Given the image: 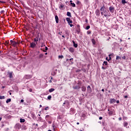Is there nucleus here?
<instances>
[{
  "mask_svg": "<svg viewBox=\"0 0 131 131\" xmlns=\"http://www.w3.org/2000/svg\"><path fill=\"white\" fill-rule=\"evenodd\" d=\"M103 15L104 17H108V16H110V14L109 13V12L107 10H105L103 12Z\"/></svg>",
  "mask_w": 131,
  "mask_h": 131,
  "instance_id": "obj_1",
  "label": "nucleus"
},
{
  "mask_svg": "<svg viewBox=\"0 0 131 131\" xmlns=\"http://www.w3.org/2000/svg\"><path fill=\"white\" fill-rule=\"evenodd\" d=\"M10 42L13 47H16V45H17V42L11 40Z\"/></svg>",
  "mask_w": 131,
  "mask_h": 131,
  "instance_id": "obj_2",
  "label": "nucleus"
},
{
  "mask_svg": "<svg viewBox=\"0 0 131 131\" xmlns=\"http://www.w3.org/2000/svg\"><path fill=\"white\" fill-rule=\"evenodd\" d=\"M87 91L88 93H92V88H91V86H88L87 87Z\"/></svg>",
  "mask_w": 131,
  "mask_h": 131,
  "instance_id": "obj_3",
  "label": "nucleus"
},
{
  "mask_svg": "<svg viewBox=\"0 0 131 131\" xmlns=\"http://www.w3.org/2000/svg\"><path fill=\"white\" fill-rule=\"evenodd\" d=\"M67 21H68V23H69V24H70V23H72V20H71L70 18L67 17Z\"/></svg>",
  "mask_w": 131,
  "mask_h": 131,
  "instance_id": "obj_4",
  "label": "nucleus"
},
{
  "mask_svg": "<svg viewBox=\"0 0 131 131\" xmlns=\"http://www.w3.org/2000/svg\"><path fill=\"white\" fill-rule=\"evenodd\" d=\"M108 115L111 116V115H113L114 114V112L113 111H110V110H108Z\"/></svg>",
  "mask_w": 131,
  "mask_h": 131,
  "instance_id": "obj_5",
  "label": "nucleus"
},
{
  "mask_svg": "<svg viewBox=\"0 0 131 131\" xmlns=\"http://www.w3.org/2000/svg\"><path fill=\"white\" fill-rule=\"evenodd\" d=\"M36 46V44H35V43H34V42L31 43V48H35Z\"/></svg>",
  "mask_w": 131,
  "mask_h": 131,
  "instance_id": "obj_6",
  "label": "nucleus"
},
{
  "mask_svg": "<svg viewBox=\"0 0 131 131\" xmlns=\"http://www.w3.org/2000/svg\"><path fill=\"white\" fill-rule=\"evenodd\" d=\"M109 9H110V12H111V13H113L114 12V8H113L112 7H110Z\"/></svg>",
  "mask_w": 131,
  "mask_h": 131,
  "instance_id": "obj_7",
  "label": "nucleus"
},
{
  "mask_svg": "<svg viewBox=\"0 0 131 131\" xmlns=\"http://www.w3.org/2000/svg\"><path fill=\"white\" fill-rule=\"evenodd\" d=\"M8 75H9L10 78H13V72L9 73Z\"/></svg>",
  "mask_w": 131,
  "mask_h": 131,
  "instance_id": "obj_8",
  "label": "nucleus"
},
{
  "mask_svg": "<svg viewBox=\"0 0 131 131\" xmlns=\"http://www.w3.org/2000/svg\"><path fill=\"white\" fill-rule=\"evenodd\" d=\"M101 12H104L105 11V6L103 5L100 9Z\"/></svg>",
  "mask_w": 131,
  "mask_h": 131,
  "instance_id": "obj_9",
  "label": "nucleus"
},
{
  "mask_svg": "<svg viewBox=\"0 0 131 131\" xmlns=\"http://www.w3.org/2000/svg\"><path fill=\"white\" fill-rule=\"evenodd\" d=\"M115 102H116V100L115 99H110V102L111 103H115Z\"/></svg>",
  "mask_w": 131,
  "mask_h": 131,
  "instance_id": "obj_10",
  "label": "nucleus"
},
{
  "mask_svg": "<svg viewBox=\"0 0 131 131\" xmlns=\"http://www.w3.org/2000/svg\"><path fill=\"white\" fill-rule=\"evenodd\" d=\"M55 20L56 23H59V17H58V16H55Z\"/></svg>",
  "mask_w": 131,
  "mask_h": 131,
  "instance_id": "obj_11",
  "label": "nucleus"
},
{
  "mask_svg": "<svg viewBox=\"0 0 131 131\" xmlns=\"http://www.w3.org/2000/svg\"><path fill=\"white\" fill-rule=\"evenodd\" d=\"M81 90L82 92H85V91L86 90V88H85V86H82Z\"/></svg>",
  "mask_w": 131,
  "mask_h": 131,
  "instance_id": "obj_12",
  "label": "nucleus"
},
{
  "mask_svg": "<svg viewBox=\"0 0 131 131\" xmlns=\"http://www.w3.org/2000/svg\"><path fill=\"white\" fill-rule=\"evenodd\" d=\"M16 127H17V128H21V125H20V124H17L16 125Z\"/></svg>",
  "mask_w": 131,
  "mask_h": 131,
  "instance_id": "obj_13",
  "label": "nucleus"
},
{
  "mask_svg": "<svg viewBox=\"0 0 131 131\" xmlns=\"http://www.w3.org/2000/svg\"><path fill=\"white\" fill-rule=\"evenodd\" d=\"M96 14L97 16H99V15H100V11L99 10H97L96 11Z\"/></svg>",
  "mask_w": 131,
  "mask_h": 131,
  "instance_id": "obj_14",
  "label": "nucleus"
},
{
  "mask_svg": "<svg viewBox=\"0 0 131 131\" xmlns=\"http://www.w3.org/2000/svg\"><path fill=\"white\" fill-rule=\"evenodd\" d=\"M54 91H55V89L52 88V89H50V90H49V93H52V92H54Z\"/></svg>",
  "mask_w": 131,
  "mask_h": 131,
  "instance_id": "obj_15",
  "label": "nucleus"
},
{
  "mask_svg": "<svg viewBox=\"0 0 131 131\" xmlns=\"http://www.w3.org/2000/svg\"><path fill=\"white\" fill-rule=\"evenodd\" d=\"M73 43L74 45V47H75V48H77V43H75V42H74V41H73Z\"/></svg>",
  "mask_w": 131,
  "mask_h": 131,
  "instance_id": "obj_16",
  "label": "nucleus"
},
{
  "mask_svg": "<svg viewBox=\"0 0 131 131\" xmlns=\"http://www.w3.org/2000/svg\"><path fill=\"white\" fill-rule=\"evenodd\" d=\"M69 51L70 52H71V53H73V52H74V49H73L72 48H70Z\"/></svg>",
  "mask_w": 131,
  "mask_h": 131,
  "instance_id": "obj_17",
  "label": "nucleus"
},
{
  "mask_svg": "<svg viewBox=\"0 0 131 131\" xmlns=\"http://www.w3.org/2000/svg\"><path fill=\"white\" fill-rule=\"evenodd\" d=\"M116 60H121V57H120L119 56H117Z\"/></svg>",
  "mask_w": 131,
  "mask_h": 131,
  "instance_id": "obj_18",
  "label": "nucleus"
},
{
  "mask_svg": "<svg viewBox=\"0 0 131 131\" xmlns=\"http://www.w3.org/2000/svg\"><path fill=\"white\" fill-rule=\"evenodd\" d=\"M110 56H111V55H108L109 59H108V57H106V60H107V61H111V57Z\"/></svg>",
  "mask_w": 131,
  "mask_h": 131,
  "instance_id": "obj_19",
  "label": "nucleus"
},
{
  "mask_svg": "<svg viewBox=\"0 0 131 131\" xmlns=\"http://www.w3.org/2000/svg\"><path fill=\"white\" fill-rule=\"evenodd\" d=\"M121 59H123V60H125L126 59V56L123 55L121 57Z\"/></svg>",
  "mask_w": 131,
  "mask_h": 131,
  "instance_id": "obj_20",
  "label": "nucleus"
},
{
  "mask_svg": "<svg viewBox=\"0 0 131 131\" xmlns=\"http://www.w3.org/2000/svg\"><path fill=\"white\" fill-rule=\"evenodd\" d=\"M122 4H123V5H125L126 4V1H125V0H122Z\"/></svg>",
  "mask_w": 131,
  "mask_h": 131,
  "instance_id": "obj_21",
  "label": "nucleus"
},
{
  "mask_svg": "<svg viewBox=\"0 0 131 131\" xmlns=\"http://www.w3.org/2000/svg\"><path fill=\"white\" fill-rule=\"evenodd\" d=\"M20 122H25V119H20Z\"/></svg>",
  "mask_w": 131,
  "mask_h": 131,
  "instance_id": "obj_22",
  "label": "nucleus"
},
{
  "mask_svg": "<svg viewBox=\"0 0 131 131\" xmlns=\"http://www.w3.org/2000/svg\"><path fill=\"white\" fill-rule=\"evenodd\" d=\"M67 16H68L69 17H71V13L69 12H67Z\"/></svg>",
  "mask_w": 131,
  "mask_h": 131,
  "instance_id": "obj_23",
  "label": "nucleus"
},
{
  "mask_svg": "<svg viewBox=\"0 0 131 131\" xmlns=\"http://www.w3.org/2000/svg\"><path fill=\"white\" fill-rule=\"evenodd\" d=\"M92 41L94 45H96V40H95L94 39H92Z\"/></svg>",
  "mask_w": 131,
  "mask_h": 131,
  "instance_id": "obj_24",
  "label": "nucleus"
},
{
  "mask_svg": "<svg viewBox=\"0 0 131 131\" xmlns=\"http://www.w3.org/2000/svg\"><path fill=\"white\" fill-rule=\"evenodd\" d=\"M26 78H27V79L31 78V76H30V75H26Z\"/></svg>",
  "mask_w": 131,
  "mask_h": 131,
  "instance_id": "obj_25",
  "label": "nucleus"
},
{
  "mask_svg": "<svg viewBox=\"0 0 131 131\" xmlns=\"http://www.w3.org/2000/svg\"><path fill=\"white\" fill-rule=\"evenodd\" d=\"M128 124L127 123V122H125L124 123V126L126 127V126H127Z\"/></svg>",
  "mask_w": 131,
  "mask_h": 131,
  "instance_id": "obj_26",
  "label": "nucleus"
},
{
  "mask_svg": "<svg viewBox=\"0 0 131 131\" xmlns=\"http://www.w3.org/2000/svg\"><path fill=\"white\" fill-rule=\"evenodd\" d=\"M9 102H11V99H8L6 101V103L8 104V103H9Z\"/></svg>",
  "mask_w": 131,
  "mask_h": 131,
  "instance_id": "obj_27",
  "label": "nucleus"
},
{
  "mask_svg": "<svg viewBox=\"0 0 131 131\" xmlns=\"http://www.w3.org/2000/svg\"><path fill=\"white\" fill-rule=\"evenodd\" d=\"M71 5H72V7H73L74 8H75V4L71 3Z\"/></svg>",
  "mask_w": 131,
  "mask_h": 131,
  "instance_id": "obj_28",
  "label": "nucleus"
},
{
  "mask_svg": "<svg viewBox=\"0 0 131 131\" xmlns=\"http://www.w3.org/2000/svg\"><path fill=\"white\" fill-rule=\"evenodd\" d=\"M58 58H59V59H62V58H63V55H59L58 56Z\"/></svg>",
  "mask_w": 131,
  "mask_h": 131,
  "instance_id": "obj_29",
  "label": "nucleus"
},
{
  "mask_svg": "<svg viewBox=\"0 0 131 131\" xmlns=\"http://www.w3.org/2000/svg\"><path fill=\"white\" fill-rule=\"evenodd\" d=\"M48 100H51V99H52V96H49L48 97Z\"/></svg>",
  "mask_w": 131,
  "mask_h": 131,
  "instance_id": "obj_30",
  "label": "nucleus"
},
{
  "mask_svg": "<svg viewBox=\"0 0 131 131\" xmlns=\"http://www.w3.org/2000/svg\"><path fill=\"white\" fill-rule=\"evenodd\" d=\"M2 99H5V96H0V99L2 100Z\"/></svg>",
  "mask_w": 131,
  "mask_h": 131,
  "instance_id": "obj_31",
  "label": "nucleus"
},
{
  "mask_svg": "<svg viewBox=\"0 0 131 131\" xmlns=\"http://www.w3.org/2000/svg\"><path fill=\"white\" fill-rule=\"evenodd\" d=\"M90 26H88L86 27V30H89V29H90Z\"/></svg>",
  "mask_w": 131,
  "mask_h": 131,
  "instance_id": "obj_32",
  "label": "nucleus"
},
{
  "mask_svg": "<svg viewBox=\"0 0 131 131\" xmlns=\"http://www.w3.org/2000/svg\"><path fill=\"white\" fill-rule=\"evenodd\" d=\"M59 8H60V9H62V8H64V5H60V7H59Z\"/></svg>",
  "mask_w": 131,
  "mask_h": 131,
  "instance_id": "obj_33",
  "label": "nucleus"
},
{
  "mask_svg": "<svg viewBox=\"0 0 131 131\" xmlns=\"http://www.w3.org/2000/svg\"><path fill=\"white\" fill-rule=\"evenodd\" d=\"M47 51H48V47H45V51L43 50V52H47Z\"/></svg>",
  "mask_w": 131,
  "mask_h": 131,
  "instance_id": "obj_34",
  "label": "nucleus"
},
{
  "mask_svg": "<svg viewBox=\"0 0 131 131\" xmlns=\"http://www.w3.org/2000/svg\"><path fill=\"white\" fill-rule=\"evenodd\" d=\"M103 64L107 65V64H108V62H107V61H104Z\"/></svg>",
  "mask_w": 131,
  "mask_h": 131,
  "instance_id": "obj_35",
  "label": "nucleus"
},
{
  "mask_svg": "<svg viewBox=\"0 0 131 131\" xmlns=\"http://www.w3.org/2000/svg\"><path fill=\"white\" fill-rule=\"evenodd\" d=\"M39 57H43V54H40Z\"/></svg>",
  "mask_w": 131,
  "mask_h": 131,
  "instance_id": "obj_36",
  "label": "nucleus"
},
{
  "mask_svg": "<svg viewBox=\"0 0 131 131\" xmlns=\"http://www.w3.org/2000/svg\"><path fill=\"white\" fill-rule=\"evenodd\" d=\"M49 117H50V116L47 115V116H46V119H47V118H49Z\"/></svg>",
  "mask_w": 131,
  "mask_h": 131,
  "instance_id": "obj_37",
  "label": "nucleus"
},
{
  "mask_svg": "<svg viewBox=\"0 0 131 131\" xmlns=\"http://www.w3.org/2000/svg\"><path fill=\"white\" fill-rule=\"evenodd\" d=\"M34 41H38V39H36V38H35L34 39Z\"/></svg>",
  "mask_w": 131,
  "mask_h": 131,
  "instance_id": "obj_38",
  "label": "nucleus"
},
{
  "mask_svg": "<svg viewBox=\"0 0 131 131\" xmlns=\"http://www.w3.org/2000/svg\"><path fill=\"white\" fill-rule=\"evenodd\" d=\"M23 129H26V126H23Z\"/></svg>",
  "mask_w": 131,
  "mask_h": 131,
  "instance_id": "obj_39",
  "label": "nucleus"
},
{
  "mask_svg": "<svg viewBox=\"0 0 131 131\" xmlns=\"http://www.w3.org/2000/svg\"><path fill=\"white\" fill-rule=\"evenodd\" d=\"M20 102H21V103H23V102H24V100L21 99V100H20Z\"/></svg>",
  "mask_w": 131,
  "mask_h": 131,
  "instance_id": "obj_40",
  "label": "nucleus"
},
{
  "mask_svg": "<svg viewBox=\"0 0 131 131\" xmlns=\"http://www.w3.org/2000/svg\"><path fill=\"white\" fill-rule=\"evenodd\" d=\"M99 119H100V120H101L103 119V117H99Z\"/></svg>",
  "mask_w": 131,
  "mask_h": 131,
  "instance_id": "obj_41",
  "label": "nucleus"
},
{
  "mask_svg": "<svg viewBox=\"0 0 131 131\" xmlns=\"http://www.w3.org/2000/svg\"><path fill=\"white\" fill-rule=\"evenodd\" d=\"M49 109V107H46V108H45V110H48Z\"/></svg>",
  "mask_w": 131,
  "mask_h": 131,
  "instance_id": "obj_42",
  "label": "nucleus"
},
{
  "mask_svg": "<svg viewBox=\"0 0 131 131\" xmlns=\"http://www.w3.org/2000/svg\"><path fill=\"white\" fill-rule=\"evenodd\" d=\"M69 25H70V27H72V26H73V25H72V24H69Z\"/></svg>",
  "mask_w": 131,
  "mask_h": 131,
  "instance_id": "obj_43",
  "label": "nucleus"
},
{
  "mask_svg": "<svg viewBox=\"0 0 131 131\" xmlns=\"http://www.w3.org/2000/svg\"><path fill=\"white\" fill-rule=\"evenodd\" d=\"M29 92H32V89H30L29 90Z\"/></svg>",
  "mask_w": 131,
  "mask_h": 131,
  "instance_id": "obj_44",
  "label": "nucleus"
},
{
  "mask_svg": "<svg viewBox=\"0 0 131 131\" xmlns=\"http://www.w3.org/2000/svg\"><path fill=\"white\" fill-rule=\"evenodd\" d=\"M117 104H119V100H117Z\"/></svg>",
  "mask_w": 131,
  "mask_h": 131,
  "instance_id": "obj_45",
  "label": "nucleus"
},
{
  "mask_svg": "<svg viewBox=\"0 0 131 131\" xmlns=\"http://www.w3.org/2000/svg\"><path fill=\"white\" fill-rule=\"evenodd\" d=\"M48 122H49V123L50 124H51V123H52V121H49Z\"/></svg>",
  "mask_w": 131,
  "mask_h": 131,
  "instance_id": "obj_46",
  "label": "nucleus"
},
{
  "mask_svg": "<svg viewBox=\"0 0 131 131\" xmlns=\"http://www.w3.org/2000/svg\"><path fill=\"white\" fill-rule=\"evenodd\" d=\"M119 120H121V117H120V118H119Z\"/></svg>",
  "mask_w": 131,
  "mask_h": 131,
  "instance_id": "obj_47",
  "label": "nucleus"
},
{
  "mask_svg": "<svg viewBox=\"0 0 131 131\" xmlns=\"http://www.w3.org/2000/svg\"><path fill=\"white\" fill-rule=\"evenodd\" d=\"M124 98H125L126 99V98H127V96H125Z\"/></svg>",
  "mask_w": 131,
  "mask_h": 131,
  "instance_id": "obj_48",
  "label": "nucleus"
},
{
  "mask_svg": "<svg viewBox=\"0 0 131 131\" xmlns=\"http://www.w3.org/2000/svg\"><path fill=\"white\" fill-rule=\"evenodd\" d=\"M103 11H102V12H101V15H102V16H103Z\"/></svg>",
  "mask_w": 131,
  "mask_h": 131,
  "instance_id": "obj_49",
  "label": "nucleus"
},
{
  "mask_svg": "<svg viewBox=\"0 0 131 131\" xmlns=\"http://www.w3.org/2000/svg\"><path fill=\"white\" fill-rule=\"evenodd\" d=\"M45 45L43 44H42L41 45V48H42V47H43Z\"/></svg>",
  "mask_w": 131,
  "mask_h": 131,
  "instance_id": "obj_50",
  "label": "nucleus"
},
{
  "mask_svg": "<svg viewBox=\"0 0 131 131\" xmlns=\"http://www.w3.org/2000/svg\"><path fill=\"white\" fill-rule=\"evenodd\" d=\"M105 90L104 89H102V92H104Z\"/></svg>",
  "mask_w": 131,
  "mask_h": 131,
  "instance_id": "obj_51",
  "label": "nucleus"
},
{
  "mask_svg": "<svg viewBox=\"0 0 131 131\" xmlns=\"http://www.w3.org/2000/svg\"><path fill=\"white\" fill-rule=\"evenodd\" d=\"M39 107H42V106L41 105V104H40V105H39Z\"/></svg>",
  "mask_w": 131,
  "mask_h": 131,
  "instance_id": "obj_52",
  "label": "nucleus"
},
{
  "mask_svg": "<svg viewBox=\"0 0 131 131\" xmlns=\"http://www.w3.org/2000/svg\"><path fill=\"white\" fill-rule=\"evenodd\" d=\"M71 60H73V58L70 59V60L71 61Z\"/></svg>",
  "mask_w": 131,
  "mask_h": 131,
  "instance_id": "obj_53",
  "label": "nucleus"
},
{
  "mask_svg": "<svg viewBox=\"0 0 131 131\" xmlns=\"http://www.w3.org/2000/svg\"><path fill=\"white\" fill-rule=\"evenodd\" d=\"M8 43H9V42L6 41V45H8Z\"/></svg>",
  "mask_w": 131,
  "mask_h": 131,
  "instance_id": "obj_54",
  "label": "nucleus"
},
{
  "mask_svg": "<svg viewBox=\"0 0 131 131\" xmlns=\"http://www.w3.org/2000/svg\"><path fill=\"white\" fill-rule=\"evenodd\" d=\"M120 41H122V40L121 39H120Z\"/></svg>",
  "mask_w": 131,
  "mask_h": 131,
  "instance_id": "obj_55",
  "label": "nucleus"
},
{
  "mask_svg": "<svg viewBox=\"0 0 131 131\" xmlns=\"http://www.w3.org/2000/svg\"><path fill=\"white\" fill-rule=\"evenodd\" d=\"M45 55H48V53H45Z\"/></svg>",
  "mask_w": 131,
  "mask_h": 131,
  "instance_id": "obj_56",
  "label": "nucleus"
},
{
  "mask_svg": "<svg viewBox=\"0 0 131 131\" xmlns=\"http://www.w3.org/2000/svg\"><path fill=\"white\" fill-rule=\"evenodd\" d=\"M70 2H71V3H72V1H70Z\"/></svg>",
  "mask_w": 131,
  "mask_h": 131,
  "instance_id": "obj_57",
  "label": "nucleus"
},
{
  "mask_svg": "<svg viewBox=\"0 0 131 131\" xmlns=\"http://www.w3.org/2000/svg\"><path fill=\"white\" fill-rule=\"evenodd\" d=\"M1 120H2V118L0 117V121H1Z\"/></svg>",
  "mask_w": 131,
  "mask_h": 131,
  "instance_id": "obj_58",
  "label": "nucleus"
},
{
  "mask_svg": "<svg viewBox=\"0 0 131 131\" xmlns=\"http://www.w3.org/2000/svg\"><path fill=\"white\" fill-rule=\"evenodd\" d=\"M62 37H65L64 36V35H62Z\"/></svg>",
  "mask_w": 131,
  "mask_h": 131,
  "instance_id": "obj_59",
  "label": "nucleus"
},
{
  "mask_svg": "<svg viewBox=\"0 0 131 131\" xmlns=\"http://www.w3.org/2000/svg\"><path fill=\"white\" fill-rule=\"evenodd\" d=\"M77 124H79V123L77 122Z\"/></svg>",
  "mask_w": 131,
  "mask_h": 131,
  "instance_id": "obj_60",
  "label": "nucleus"
},
{
  "mask_svg": "<svg viewBox=\"0 0 131 131\" xmlns=\"http://www.w3.org/2000/svg\"><path fill=\"white\" fill-rule=\"evenodd\" d=\"M9 94H10V95H12V93H10Z\"/></svg>",
  "mask_w": 131,
  "mask_h": 131,
  "instance_id": "obj_61",
  "label": "nucleus"
},
{
  "mask_svg": "<svg viewBox=\"0 0 131 131\" xmlns=\"http://www.w3.org/2000/svg\"><path fill=\"white\" fill-rule=\"evenodd\" d=\"M48 131H52V130H49Z\"/></svg>",
  "mask_w": 131,
  "mask_h": 131,
  "instance_id": "obj_62",
  "label": "nucleus"
},
{
  "mask_svg": "<svg viewBox=\"0 0 131 131\" xmlns=\"http://www.w3.org/2000/svg\"><path fill=\"white\" fill-rule=\"evenodd\" d=\"M39 116H40V115H38Z\"/></svg>",
  "mask_w": 131,
  "mask_h": 131,
  "instance_id": "obj_63",
  "label": "nucleus"
},
{
  "mask_svg": "<svg viewBox=\"0 0 131 131\" xmlns=\"http://www.w3.org/2000/svg\"><path fill=\"white\" fill-rule=\"evenodd\" d=\"M102 69H104V68H103V67H102Z\"/></svg>",
  "mask_w": 131,
  "mask_h": 131,
  "instance_id": "obj_64",
  "label": "nucleus"
}]
</instances>
